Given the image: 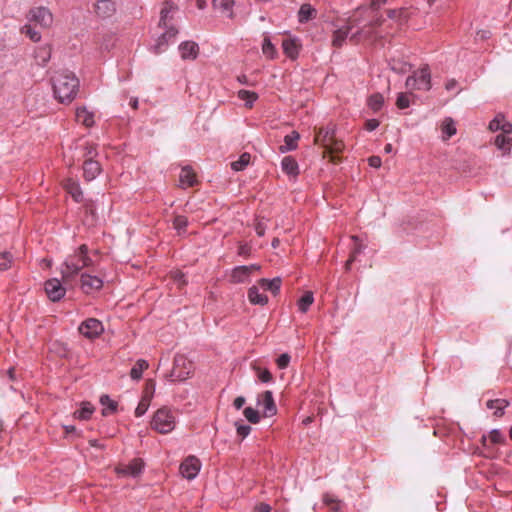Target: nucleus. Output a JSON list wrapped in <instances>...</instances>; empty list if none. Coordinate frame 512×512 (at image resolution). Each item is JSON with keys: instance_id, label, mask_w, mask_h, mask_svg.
I'll return each mask as SVG.
<instances>
[{"instance_id": "obj_30", "label": "nucleus", "mask_w": 512, "mask_h": 512, "mask_svg": "<svg viewBox=\"0 0 512 512\" xmlns=\"http://www.w3.org/2000/svg\"><path fill=\"white\" fill-rule=\"evenodd\" d=\"M440 128H441V131L443 134V136H442L443 140H448L453 135H455L457 132L455 122L451 117L444 118V120L441 123Z\"/></svg>"}, {"instance_id": "obj_39", "label": "nucleus", "mask_w": 512, "mask_h": 512, "mask_svg": "<svg viewBox=\"0 0 512 512\" xmlns=\"http://www.w3.org/2000/svg\"><path fill=\"white\" fill-rule=\"evenodd\" d=\"M100 402L103 406H106L103 410H102V414L104 416H107L109 414H112L116 411L117 409V402L110 399L109 396L107 395H103L101 396L100 398Z\"/></svg>"}, {"instance_id": "obj_23", "label": "nucleus", "mask_w": 512, "mask_h": 512, "mask_svg": "<svg viewBox=\"0 0 512 512\" xmlns=\"http://www.w3.org/2000/svg\"><path fill=\"white\" fill-rule=\"evenodd\" d=\"M251 275V268H247V266H238L232 270L231 273V282L233 283H243L246 282Z\"/></svg>"}, {"instance_id": "obj_37", "label": "nucleus", "mask_w": 512, "mask_h": 512, "mask_svg": "<svg viewBox=\"0 0 512 512\" xmlns=\"http://www.w3.org/2000/svg\"><path fill=\"white\" fill-rule=\"evenodd\" d=\"M149 367L146 360L139 359L130 371V376L134 380H139L142 377V373Z\"/></svg>"}, {"instance_id": "obj_40", "label": "nucleus", "mask_w": 512, "mask_h": 512, "mask_svg": "<svg viewBox=\"0 0 512 512\" xmlns=\"http://www.w3.org/2000/svg\"><path fill=\"white\" fill-rule=\"evenodd\" d=\"M238 98L246 102V106L248 108H252L253 103L257 100L258 95L249 90H239L238 91Z\"/></svg>"}, {"instance_id": "obj_15", "label": "nucleus", "mask_w": 512, "mask_h": 512, "mask_svg": "<svg viewBox=\"0 0 512 512\" xmlns=\"http://www.w3.org/2000/svg\"><path fill=\"white\" fill-rule=\"evenodd\" d=\"M144 463L141 459L135 458L127 465H120L116 468L119 475L137 476L141 473Z\"/></svg>"}, {"instance_id": "obj_8", "label": "nucleus", "mask_w": 512, "mask_h": 512, "mask_svg": "<svg viewBox=\"0 0 512 512\" xmlns=\"http://www.w3.org/2000/svg\"><path fill=\"white\" fill-rule=\"evenodd\" d=\"M179 12L178 5L174 2L167 0L164 1L161 5L160 9V19L158 26L159 27H169L176 26L177 27V15Z\"/></svg>"}, {"instance_id": "obj_53", "label": "nucleus", "mask_w": 512, "mask_h": 512, "mask_svg": "<svg viewBox=\"0 0 512 512\" xmlns=\"http://www.w3.org/2000/svg\"><path fill=\"white\" fill-rule=\"evenodd\" d=\"M243 414L245 418L253 424H256L260 421L258 411L253 409L252 407H246L243 411Z\"/></svg>"}, {"instance_id": "obj_46", "label": "nucleus", "mask_w": 512, "mask_h": 512, "mask_svg": "<svg viewBox=\"0 0 512 512\" xmlns=\"http://www.w3.org/2000/svg\"><path fill=\"white\" fill-rule=\"evenodd\" d=\"M187 225H188L187 217H185L183 215H177L174 217L173 227L175 230H177L179 235L182 233H185Z\"/></svg>"}, {"instance_id": "obj_52", "label": "nucleus", "mask_w": 512, "mask_h": 512, "mask_svg": "<svg viewBox=\"0 0 512 512\" xmlns=\"http://www.w3.org/2000/svg\"><path fill=\"white\" fill-rule=\"evenodd\" d=\"M396 106L399 109H406L410 106V94L400 92L397 95Z\"/></svg>"}, {"instance_id": "obj_18", "label": "nucleus", "mask_w": 512, "mask_h": 512, "mask_svg": "<svg viewBox=\"0 0 512 512\" xmlns=\"http://www.w3.org/2000/svg\"><path fill=\"white\" fill-rule=\"evenodd\" d=\"M101 172L100 164L92 159H86L83 163V175L87 181H91Z\"/></svg>"}, {"instance_id": "obj_60", "label": "nucleus", "mask_w": 512, "mask_h": 512, "mask_svg": "<svg viewBox=\"0 0 512 512\" xmlns=\"http://www.w3.org/2000/svg\"><path fill=\"white\" fill-rule=\"evenodd\" d=\"M237 426V434L242 438H245L251 431V427L249 425L244 424H236Z\"/></svg>"}, {"instance_id": "obj_61", "label": "nucleus", "mask_w": 512, "mask_h": 512, "mask_svg": "<svg viewBox=\"0 0 512 512\" xmlns=\"http://www.w3.org/2000/svg\"><path fill=\"white\" fill-rule=\"evenodd\" d=\"M501 134L509 135L512 133V124L505 120V117L503 116L502 123H501Z\"/></svg>"}, {"instance_id": "obj_49", "label": "nucleus", "mask_w": 512, "mask_h": 512, "mask_svg": "<svg viewBox=\"0 0 512 512\" xmlns=\"http://www.w3.org/2000/svg\"><path fill=\"white\" fill-rule=\"evenodd\" d=\"M383 103H384V98L379 93L371 95L368 100V106L373 111H378L382 107Z\"/></svg>"}, {"instance_id": "obj_19", "label": "nucleus", "mask_w": 512, "mask_h": 512, "mask_svg": "<svg viewBox=\"0 0 512 512\" xmlns=\"http://www.w3.org/2000/svg\"><path fill=\"white\" fill-rule=\"evenodd\" d=\"M300 47L301 44L295 38H285L282 41L283 51L290 59H296L298 57Z\"/></svg>"}, {"instance_id": "obj_64", "label": "nucleus", "mask_w": 512, "mask_h": 512, "mask_svg": "<svg viewBox=\"0 0 512 512\" xmlns=\"http://www.w3.org/2000/svg\"><path fill=\"white\" fill-rule=\"evenodd\" d=\"M254 512H271V507L268 504L260 503L255 506Z\"/></svg>"}, {"instance_id": "obj_31", "label": "nucleus", "mask_w": 512, "mask_h": 512, "mask_svg": "<svg viewBox=\"0 0 512 512\" xmlns=\"http://www.w3.org/2000/svg\"><path fill=\"white\" fill-rule=\"evenodd\" d=\"M248 299L255 305H265L268 302L267 296L259 292V286H252L249 288Z\"/></svg>"}, {"instance_id": "obj_22", "label": "nucleus", "mask_w": 512, "mask_h": 512, "mask_svg": "<svg viewBox=\"0 0 512 512\" xmlns=\"http://www.w3.org/2000/svg\"><path fill=\"white\" fill-rule=\"evenodd\" d=\"M95 12L100 17H110L115 12V4L111 0H98L95 3Z\"/></svg>"}, {"instance_id": "obj_7", "label": "nucleus", "mask_w": 512, "mask_h": 512, "mask_svg": "<svg viewBox=\"0 0 512 512\" xmlns=\"http://www.w3.org/2000/svg\"><path fill=\"white\" fill-rule=\"evenodd\" d=\"M194 372V365L184 355H176L174 357L173 368L170 377L173 381H184L188 379Z\"/></svg>"}, {"instance_id": "obj_34", "label": "nucleus", "mask_w": 512, "mask_h": 512, "mask_svg": "<svg viewBox=\"0 0 512 512\" xmlns=\"http://www.w3.org/2000/svg\"><path fill=\"white\" fill-rule=\"evenodd\" d=\"M509 405V402L505 399H495L489 400L486 403L487 408L495 409L494 415L496 417H501L503 415V410Z\"/></svg>"}, {"instance_id": "obj_9", "label": "nucleus", "mask_w": 512, "mask_h": 512, "mask_svg": "<svg viewBox=\"0 0 512 512\" xmlns=\"http://www.w3.org/2000/svg\"><path fill=\"white\" fill-rule=\"evenodd\" d=\"M164 31L157 38L155 45L153 46V52L160 54L166 50L168 45L175 41L178 34V28L176 26L160 27Z\"/></svg>"}, {"instance_id": "obj_17", "label": "nucleus", "mask_w": 512, "mask_h": 512, "mask_svg": "<svg viewBox=\"0 0 512 512\" xmlns=\"http://www.w3.org/2000/svg\"><path fill=\"white\" fill-rule=\"evenodd\" d=\"M179 52L183 60H195L199 54V46L193 41H184L179 45Z\"/></svg>"}, {"instance_id": "obj_4", "label": "nucleus", "mask_w": 512, "mask_h": 512, "mask_svg": "<svg viewBox=\"0 0 512 512\" xmlns=\"http://www.w3.org/2000/svg\"><path fill=\"white\" fill-rule=\"evenodd\" d=\"M176 426V414L167 407L158 409L152 418L151 427L161 434H167Z\"/></svg>"}, {"instance_id": "obj_42", "label": "nucleus", "mask_w": 512, "mask_h": 512, "mask_svg": "<svg viewBox=\"0 0 512 512\" xmlns=\"http://www.w3.org/2000/svg\"><path fill=\"white\" fill-rule=\"evenodd\" d=\"M93 411L94 408L90 403H83L82 408L74 412V417L80 420H87L91 417Z\"/></svg>"}, {"instance_id": "obj_1", "label": "nucleus", "mask_w": 512, "mask_h": 512, "mask_svg": "<svg viewBox=\"0 0 512 512\" xmlns=\"http://www.w3.org/2000/svg\"><path fill=\"white\" fill-rule=\"evenodd\" d=\"M314 133V144L324 149L323 158L329 156V161L333 164L341 162L339 154L343 152L345 144L342 140L336 138L334 125L329 124L326 127H315Z\"/></svg>"}, {"instance_id": "obj_62", "label": "nucleus", "mask_w": 512, "mask_h": 512, "mask_svg": "<svg viewBox=\"0 0 512 512\" xmlns=\"http://www.w3.org/2000/svg\"><path fill=\"white\" fill-rule=\"evenodd\" d=\"M379 121L376 119H369L365 122V128L368 131H373L379 126Z\"/></svg>"}, {"instance_id": "obj_3", "label": "nucleus", "mask_w": 512, "mask_h": 512, "mask_svg": "<svg viewBox=\"0 0 512 512\" xmlns=\"http://www.w3.org/2000/svg\"><path fill=\"white\" fill-rule=\"evenodd\" d=\"M92 265V259L88 256V247L82 244L73 254L69 255L61 266V275L64 282L75 278L79 272Z\"/></svg>"}, {"instance_id": "obj_55", "label": "nucleus", "mask_w": 512, "mask_h": 512, "mask_svg": "<svg viewBox=\"0 0 512 512\" xmlns=\"http://www.w3.org/2000/svg\"><path fill=\"white\" fill-rule=\"evenodd\" d=\"M488 439L490 440V442L492 444H504L505 442V437L503 436V434L495 429V430H492L490 433H489V436H488Z\"/></svg>"}, {"instance_id": "obj_48", "label": "nucleus", "mask_w": 512, "mask_h": 512, "mask_svg": "<svg viewBox=\"0 0 512 512\" xmlns=\"http://www.w3.org/2000/svg\"><path fill=\"white\" fill-rule=\"evenodd\" d=\"M352 239L355 241V248L352 251L349 259L346 261V264H345L346 270L350 269L351 264L355 261L357 254H359L363 249L362 244L358 243L359 239L357 236H352Z\"/></svg>"}, {"instance_id": "obj_47", "label": "nucleus", "mask_w": 512, "mask_h": 512, "mask_svg": "<svg viewBox=\"0 0 512 512\" xmlns=\"http://www.w3.org/2000/svg\"><path fill=\"white\" fill-rule=\"evenodd\" d=\"M262 52L266 57L270 59H273L277 54V51L268 36H266L263 40Z\"/></svg>"}, {"instance_id": "obj_20", "label": "nucleus", "mask_w": 512, "mask_h": 512, "mask_svg": "<svg viewBox=\"0 0 512 512\" xmlns=\"http://www.w3.org/2000/svg\"><path fill=\"white\" fill-rule=\"evenodd\" d=\"M63 188L66 190V192L68 194L71 195V197L76 201V202H81L82 199H83V193H82V190L80 188V185L77 181L73 180V179H66L64 182H63Z\"/></svg>"}, {"instance_id": "obj_6", "label": "nucleus", "mask_w": 512, "mask_h": 512, "mask_svg": "<svg viewBox=\"0 0 512 512\" xmlns=\"http://www.w3.org/2000/svg\"><path fill=\"white\" fill-rule=\"evenodd\" d=\"M368 9H359L357 12L349 18L346 26L336 30L333 34L332 45L336 48H339L343 45L347 36L351 32V30L357 26H359L362 22V16L366 13Z\"/></svg>"}, {"instance_id": "obj_25", "label": "nucleus", "mask_w": 512, "mask_h": 512, "mask_svg": "<svg viewBox=\"0 0 512 512\" xmlns=\"http://www.w3.org/2000/svg\"><path fill=\"white\" fill-rule=\"evenodd\" d=\"M51 58V48L48 45L38 47L34 52V59L39 66H45Z\"/></svg>"}, {"instance_id": "obj_13", "label": "nucleus", "mask_w": 512, "mask_h": 512, "mask_svg": "<svg viewBox=\"0 0 512 512\" xmlns=\"http://www.w3.org/2000/svg\"><path fill=\"white\" fill-rule=\"evenodd\" d=\"M103 287V280L95 275L82 273L80 276V288L85 294L99 291Z\"/></svg>"}, {"instance_id": "obj_32", "label": "nucleus", "mask_w": 512, "mask_h": 512, "mask_svg": "<svg viewBox=\"0 0 512 512\" xmlns=\"http://www.w3.org/2000/svg\"><path fill=\"white\" fill-rule=\"evenodd\" d=\"M494 144L503 151V154H509L512 147V138L505 134H499L495 137Z\"/></svg>"}, {"instance_id": "obj_36", "label": "nucleus", "mask_w": 512, "mask_h": 512, "mask_svg": "<svg viewBox=\"0 0 512 512\" xmlns=\"http://www.w3.org/2000/svg\"><path fill=\"white\" fill-rule=\"evenodd\" d=\"M314 302V296L311 291H306L297 302L300 312L306 313Z\"/></svg>"}, {"instance_id": "obj_35", "label": "nucleus", "mask_w": 512, "mask_h": 512, "mask_svg": "<svg viewBox=\"0 0 512 512\" xmlns=\"http://www.w3.org/2000/svg\"><path fill=\"white\" fill-rule=\"evenodd\" d=\"M79 148H80L81 157L84 160H86V159L94 160V157L97 156V148L94 143L84 142L83 144H81L79 146Z\"/></svg>"}, {"instance_id": "obj_57", "label": "nucleus", "mask_w": 512, "mask_h": 512, "mask_svg": "<svg viewBox=\"0 0 512 512\" xmlns=\"http://www.w3.org/2000/svg\"><path fill=\"white\" fill-rule=\"evenodd\" d=\"M254 369L256 370L257 376H258L260 381H262L264 383H267V382H270L272 380V374L270 373L269 370L262 369L260 367H254Z\"/></svg>"}, {"instance_id": "obj_12", "label": "nucleus", "mask_w": 512, "mask_h": 512, "mask_svg": "<svg viewBox=\"0 0 512 512\" xmlns=\"http://www.w3.org/2000/svg\"><path fill=\"white\" fill-rule=\"evenodd\" d=\"M200 468V460L195 456H189L181 463L179 471L184 478L192 480L198 475Z\"/></svg>"}, {"instance_id": "obj_58", "label": "nucleus", "mask_w": 512, "mask_h": 512, "mask_svg": "<svg viewBox=\"0 0 512 512\" xmlns=\"http://www.w3.org/2000/svg\"><path fill=\"white\" fill-rule=\"evenodd\" d=\"M502 119H503V115L502 114L497 115L494 119H492L489 122L488 129L491 132L500 131L501 130Z\"/></svg>"}, {"instance_id": "obj_21", "label": "nucleus", "mask_w": 512, "mask_h": 512, "mask_svg": "<svg viewBox=\"0 0 512 512\" xmlns=\"http://www.w3.org/2000/svg\"><path fill=\"white\" fill-rule=\"evenodd\" d=\"M379 25H381L379 18L371 20L367 25H364L360 30L352 34L350 40L357 42L360 38H369L372 35V29Z\"/></svg>"}, {"instance_id": "obj_26", "label": "nucleus", "mask_w": 512, "mask_h": 512, "mask_svg": "<svg viewBox=\"0 0 512 512\" xmlns=\"http://www.w3.org/2000/svg\"><path fill=\"white\" fill-rule=\"evenodd\" d=\"M76 121L81 123L85 127H91L94 124V117L85 107L77 108L76 110Z\"/></svg>"}, {"instance_id": "obj_41", "label": "nucleus", "mask_w": 512, "mask_h": 512, "mask_svg": "<svg viewBox=\"0 0 512 512\" xmlns=\"http://www.w3.org/2000/svg\"><path fill=\"white\" fill-rule=\"evenodd\" d=\"M251 155L249 153H243L237 161L231 163V167L235 171L244 170L250 163Z\"/></svg>"}, {"instance_id": "obj_59", "label": "nucleus", "mask_w": 512, "mask_h": 512, "mask_svg": "<svg viewBox=\"0 0 512 512\" xmlns=\"http://www.w3.org/2000/svg\"><path fill=\"white\" fill-rule=\"evenodd\" d=\"M289 362H290V356L286 353L281 354L276 360L277 366L280 369H285L289 365Z\"/></svg>"}, {"instance_id": "obj_2", "label": "nucleus", "mask_w": 512, "mask_h": 512, "mask_svg": "<svg viewBox=\"0 0 512 512\" xmlns=\"http://www.w3.org/2000/svg\"><path fill=\"white\" fill-rule=\"evenodd\" d=\"M52 85L55 98L60 103L68 104L78 93L79 80L71 72L60 71L54 75Z\"/></svg>"}, {"instance_id": "obj_24", "label": "nucleus", "mask_w": 512, "mask_h": 512, "mask_svg": "<svg viewBox=\"0 0 512 512\" xmlns=\"http://www.w3.org/2000/svg\"><path fill=\"white\" fill-rule=\"evenodd\" d=\"M179 181L182 187H192L197 182L196 174L190 167H184L180 172Z\"/></svg>"}, {"instance_id": "obj_50", "label": "nucleus", "mask_w": 512, "mask_h": 512, "mask_svg": "<svg viewBox=\"0 0 512 512\" xmlns=\"http://www.w3.org/2000/svg\"><path fill=\"white\" fill-rule=\"evenodd\" d=\"M13 263V256L10 252L0 253V271H5L11 268Z\"/></svg>"}, {"instance_id": "obj_54", "label": "nucleus", "mask_w": 512, "mask_h": 512, "mask_svg": "<svg viewBox=\"0 0 512 512\" xmlns=\"http://www.w3.org/2000/svg\"><path fill=\"white\" fill-rule=\"evenodd\" d=\"M170 277L174 281V283H176L178 285L179 288H181L187 284L185 275L179 270L172 271L170 273Z\"/></svg>"}, {"instance_id": "obj_45", "label": "nucleus", "mask_w": 512, "mask_h": 512, "mask_svg": "<svg viewBox=\"0 0 512 512\" xmlns=\"http://www.w3.org/2000/svg\"><path fill=\"white\" fill-rule=\"evenodd\" d=\"M387 13H388V17L393 20L403 22L408 19V11L405 8L390 9V10H388Z\"/></svg>"}, {"instance_id": "obj_27", "label": "nucleus", "mask_w": 512, "mask_h": 512, "mask_svg": "<svg viewBox=\"0 0 512 512\" xmlns=\"http://www.w3.org/2000/svg\"><path fill=\"white\" fill-rule=\"evenodd\" d=\"M281 167L283 172L289 176L296 177L299 173L298 164L296 160L291 156H286L282 159Z\"/></svg>"}, {"instance_id": "obj_28", "label": "nucleus", "mask_w": 512, "mask_h": 512, "mask_svg": "<svg viewBox=\"0 0 512 512\" xmlns=\"http://www.w3.org/2000/svg\"><path fill=\"white\" fill-rule=\"evenodd\" d=\"M300 138V135L296 131H292L290 134L284 137V144L280 146V151L285 153L287 151H291L297 148V142Z\"/></svg>"}, {"instance_id": "obj_44", "label": "nucleus", "mask_w": 512, "mask_h": 512, "mask_svg": "<svg viewBox=\"0 0 512 512\" xmlns=\"http://www.w3.org/2000/svg\"><path fill=\"white\" fill-rule=\"evenodd\" d=\"M213 5L222 12H227L229 17L232 16L231 8L234 5V0H213Z\"/></svg>"}, {"instance_id": "obj_56", "label": "nucleus", "mask_w": 512, "mask_h": 512, "mask_svg": "<svg viewBox=\"0 0 512 512\" xmlns=\"http://www.w3.org/2000/svg\"><path fill=\"white\" fill-rule=\"evenodd\" d=\"M23 32L34 42H38L41 38L40 33L37 32L30 24L23 27Z\"/></svg>"}, {"instance_id": "obj_43", "label": "nucleus", "mask_w": 512, "mask_h": 512, "mask_svg": "<svg viewBox=\"0 0 512 512\" xmlns=\"http://www.w3.org/2000/svg\"><path fill=\"white\" fill-rule=\"evenodd\" d=\"M150 402L151 395L144 394L138 406L135 409V416L141 417L142 415H144L149 408Z\"/></svg>"}, {"instance_id": "obj_63", "label": "nucleus", "mask_w": 512, "mask_h": 512, "mask_svg": "<svg viewBox=\"0 0 512 512\" xmlns=\"http://www.w3.org/2000/svg\"><path fill=\"white\" fill-rule=\"evenodd\" d=\"M368 163L373 168H379L381 166V158L379 156H371L368 158Z\"/></svg>"}, {"instance_id": "obj_16", "label": "nucleus", "mask_w": 512, "mask_h": 512, "mask_svg": "<svg viewBox=\"0 0 512 512\" xmlns=\"http://www.w3.org/2000/svg\"><path fill=\"white\" fill-rule=\"evenodd\" d=\"M259 404L263 406L264 415L266 417L273 416L277 413V408L271 391H265L259 396Z\"/></svg>"}, {"instance_id": "obj_29", "label": "nucleus", "mask_w": 512, "mask_h": 512, "mask_svg": "<svg viewBox=\"0 0 512 512\" xmlns=\"http://www.w3.org/2000/svg\"><path fill=\"white\" fill-rule=\"evenodd\" d=\"M282 280L276 277L272 280L262 278L258 281V286L263 290L271 291L273 294L278 293L281 287Z\"/></svg>"}, {"instance_id": "obj_38", "label": "nucleus", "mask_w": 512, "mask_h": 512, "mask_svg": "<svg viewBox=\"0 0 512 512\" xmlns=\"http://www.w3.org/2000/svg\"><path fill=\"white\" fill-rule=\"evenodd\" d=\"M389 65L391 70L398 74H405L411 69V66L407 62L395 58L391 59Z\"/></svg>"}, {"instance_id": "obj_10", "label": "nucleus", "mask_w": 512, "mask_h": 512, "mask_svg": "<svg viewBox=\"0 0 512 512\" xmlns=\"http://www.w3.org/2000/svg\"><path fill=\"white\" fill-rule=\"evenodd\" d=\"M29 21L34 23L35 26L48 28L53 23V16L47 8L37 7L30 11Z\"/></svg>"}, {"instance_id": "obj_51", "label": "nucleus", "mask_w": 512, "mask_h": 512, "mask_svg": "<svg viewBox=\"0 0 512 512\" xmlns=\"http://www.w3.org/2000/svg\"><path fill=\"white\" fill-rule=\"evenodd\" d=\"M324 503L328 506L330 512H340L341 503L340 501L332 498V496L326 494L323 497Z\"/></svg>"}, {"instance_id": "obj_33", "label": "nucleus", "mask_w": 512, "mask_h": 512, "mask_svg": "<svg viewBox=\"0 0 512 512\" xmlns=\"http://www.w3.org/2000/svg\"><path fill=\"white\" fill-rule=\"evenodd\" d=\"M316 16V10L310 5V4H303L301 5L299 11H298V19L299 22L304 23L311 19H313Z\"/></svg>"}, {"instance_id": "obj_5", "label": "nucleus", "mask_w": 512, "mask_h": 512, "mask_svg": "<svg viewBox=\"0 0 512 512\" xmlns=\"http://www.w3.org/2000/svg\"><path fill=\"white\" fill-rule=\"evenodd\" d=\"M405 86L410 90H430L431 72L429 66L425 64L417 71H414L412 75L407 77Z\"/></svg>"}, {"instance_id": "obj_14", "label": "nucleus", "mask_w": 512, "mask_h": 512, "mask_svg": "<svg viewBox=\"0 0 512 512\" xmlns=\"http://www.w3.org/2000/svg\"><path fill=\"white\" fill-rule=\"evenodd\" d=\"M44 288L48 298L53 302L59 301L66 292L61 282L56 278L47 280Z\"/></svg>"}, {"instance_id": "obj_11", "label": "nucleus", "mask_w": 512, "mask_h": 512, "mask_svg": "<svg viewBox=\"0 0 512 512\" xmlns=\"http://www.w3.org/2000/svg\"><path fill=\"white\" fill-rule=\"evenodd\" d=\"M103 331V324L95 318H89L79 326V332L88 339H95L99 337Z\"/></svg>"}]
</instances>
